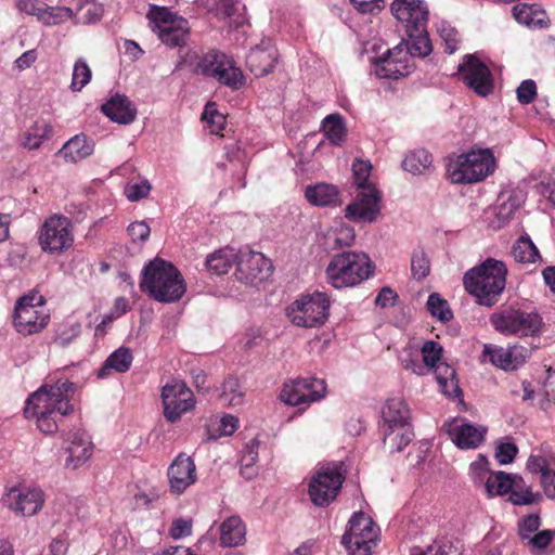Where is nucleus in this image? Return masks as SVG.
<instances>
[{
    "instance_id": "f257e3e1",
    "label": "nucleus",
    "mask_w": 555,
    "mask_h": 555,
    "mask_svg": "<svg viewBox=\"0 0 555 555\" xmlns=\"http://www.w3.org/2000/svg\"><path fill=\"white\" fill-rule=\"evenodd\" d=\"M75 389L74 383L63 378L54 384H44L27 399L26 416L36 417L37 426L43 434L56 433L59 422L74 411L70 400Z\"/></svg>"
},
{
    "instance_id": "f03ea898",
    "label": "nucleus",
    "mask_w": 555,
    "mask_h": 555,
    "mask_svg": "<svg viewBox=\"0 0 555 555\" xmlns=\"http://www.w3.org/2000/svg\"><path fill=\"white\" fill-rule=\"evenodd\" d=\"M140 288L154 300L170 304L184 295L186 286L183 276L171 262L155 258L142 269Z\"/></svg>"
},
{
    "instance_id": "7ed1b4c3",
    "label": "nucleus",
    "mask_w": 555,
    "mask_h": 555,
    "mask_svg": "<svg viewBox=\"0 0 555 555\" xmlns=\"http://www.w3.org/2000/svg\"><path fill=\"white\" fill-rule=\"evenodd\" d=\"M506 275L504 262L488 258L480 266L468 270L464 274L463 283L479 305L492 307L505 288Z\"/></svg>"
},
{
    "instance_id": "20e7f679",
    "label": "nucleus",
    "mask_w": 555,
    "mask_h": 555,
    "mask_svg": "<svg viewBox=\"0 0 555 555\" xmlns=\"http://www.w3.org/2000/svg\"><path fill=\"white\" fill-rule=\"evenodd\" d=\"M372 165L367 160H356L352 164L354 184L358 189L356 198L346 207L345 217L349 220L372 223L380 215L382 195L370 181Z\"/></svg>"
},
{
    "instance_id": "39448f33",
    "label": "nucleus",
    "mask_w": 555,
    "mask_h": 555,
    "mask_svg": "<svg viewBox=\"0 0 555 555\" xmlns=\"http://www.w3.org/2000/svg\"><path fill=\"white\" fill-rule=\"evenodd\" d=\"M373 273L371 259L364 253L343 251L326 268L328 283L335 288L360 284Z\"/></svg>"
},
{
    "instance_id": "423d86ee",
    "label": "nucleus",
    "mask_w": 555,
    "mask_h": 555,
    "mask_svg": "<svg viewBox=\"0 0 555 555\" xmlns=\"http://www.w3.org/2000/svg\"><path fill=\"white\" fill-rule=\"evenodd\" d=\"M495 169V159L489 149L473 150L459 155L447 166V176L452 183H475L482 181Z\"/></svg>"
},
{
    "instance_id": "0eeeda50",
    "label": "nucleus",
    "mask_w": 555,
    "mask_h": 555,
    "mask_svg": "<svg viewBox=\"0 0 555 555\" xmlns=\"http://www.w3.org/2000/svg\"><path fill=\"white\" fill-rule=\"evenodd\" d=\"M50 314L44 308V298L37 293L22 296L15 305L13 325L21 335L40 333L47 327Z\"/></svg>"
},
{
    "instance_id": "6e6552de",
    "label": "nucleus",
    "mask_w": 555,
    "mask_h": 555,
    "mask_svg": "<svg viewBox=\"0 0 555 555\" xmlns=\"http://www.w3.org/2000/svg\"><path fill=\"white\" fill-rule=\"evenodd\" d=\"M490 322L498 332L520 337L539 334L543 325L539 313L514 307L493 313L490 317Z\"/></svg>"
},
{
    "instance_id": "1a4fd4ad",
    "label": "nucleus",
    "mask_w": 555,
    "mask_h": 555,
    "mask_svg": "<svg viewBox=\"0 0 555 555\" xmlns=\"http://www.w3.org/2000/svg\"><path fill=\"white\" fill-rule=\"evenodd\" d=\"M330 299L326 294L315 292L295 300L286 309L292 324L300 327L322 326L328 318Z\"/></svg>"
},
{
    "instance_id": "9d476101",
    "label": "nucleus",
    "mask_w": 555,
    "mask_h": 555,
    "mask_svg": "<svg viewBox=\"0 0 555 555\" xmlns=\"http://www.w3.org/2000/svg\"><path fill=\"white\" fill-rule=\"evenodd\" d=\"M378 528L364 513H354L341 538V543L351 555H370L376 545Z\"/></svg>"
},
{
    "instance_id": "9b49d317",
    "label": "nucleus",
    "mask_w": 555,
    "mask_h": 555,
    "mask_svg": "<svg viewBox=\"0 0 555 555\" xmlns=\"http://www.w3.org/2000/svg\"><path fill=\"white\" fill-rule=\"evenodd\" d=\"M345 480L343 463H328L320 467L310 480L308 493L317 506H327L334 501Z\"/></svg>"
},
{
    "instance_id": "f8f14e48",
    "label": "nucleus",
    "mask_w": 555,
    "mask_h": 555,
    "mask_svg": "<svg viewBox=\"0 0 555 555\" xmlns=\"http://www.w3.org/2000/svg\"><path fill=\"white\" fill-rule=\"evenodd\" d=\"M197 72L216 78L220 83L234 90L244 85L242 70L234 65L232 57L223 52L211 50L197 64Z\"/></svg>"
},
{
    "instance_id": "ddd939ff",
    "label": "nucleus",
    "mask_w": 555,
    "mask_h": 555,
    "mask_svg": "<svg viewBox=\"0 0 555 555\" xmlns=\"http://www.w3.org/2000/svg\"><path fill=\"white\" fill-rule=\"evenodd\" d=\"M39 245L49 254H61L74 243L70 220L62 215L46 219L39 232Z\"/></svg>"
},
{
    "instance_id": "4468645a",
    "label": "nucleus",
    "mask_w": 555,
    "mask_h": 555,
    "mask_svg": "<svg viewBox=\"0 0 555 555\" xmlns=\"http://www.w3.org/2000/svg\"><path fill=\"white\" fill-rule=\"evenodd\" d=\"M390 11L403 27L405 35H429L427 31L429 11L423 0H393Z\"/></svg>"
},
{
    "instance_id": "2eb2a0df",
    "label": "nucleus",
    "mask_w": 555,
    "mask_h": 555,
    "mask_svg": "<svg viewBox=\"0 0 555 555\" xmlns=\"http://www.w3.org/2000/svg\"><path fill=\"white\" fill-rule=\"evenodd\" d=\"M164 416L170 423L178 422L182 415L195 406V398L190 388L181 380L167 383L162 389Z\"/></svg>"
},
{
    "instance_id": "dca6fc26",
    "label": "nucleus",
    "mask_w": 555,
    "mask_h": 555,
    "mask_svg": "<svg viewBox=\"0 0 555 555\" xmlns=\"http://www.w3.org/2000/svg\"><path fill=\"white\" fill-rule=\"evenodd\" d=\"M457 72L464 85L477 95L486 98L492 93V73L475 54L465 55L463 62L459 64Z\"/></svg>"
},
{
    "instance_id": "f3484780",
    "label": "nucleus",
    "mask_w": 555,
    "mask_h": 555,
    "mask_svg": "<svg viewBox=\"0 0 555 555\" xmlns=\"http://www.w3.org/2000/svg\"><path fill=\"white\" fill-rule=\"evenodd\" d=\"M326 384L322 378L308 377L296 378L284 384L280 398L286 404L300 405L315 402L325 396Z\"/></svg>"
},
{
    "instance_id": "a211bd4d",
    "label": "nucleus",
    "mask_w": 555,
    "mask_h": 555,
    "mask_svg": "<svg viewBox=\"0 0 555 555\" xmlns=\"http://www.w3.org/2000/svg\"><path fill=\"white\" fill-rule=\"evenodd\" d=\"M2 502L16 516L31 517L41 511L44 494L40 488L12 487L3 495Z\"/></svg>"
},
{
    "instance_id": "6ab92c4d",
    "label": "nucleus",
    "mask_w": 555,
    "mask_h": 555,
    "mask_svg": "<svg viewBox=\"0 0 555 555\" xmlns=\"http://www.w3.org/2000/svg\"><path fill=\"white\" fill-rule=\"evenodd\" d=\"M236 278L251 285L267 280L270 276L272 264L261 253L240 251L236 254Z\"/></svg>"
},
{
    "instance_id": "aec40b11",
    "label": "nucleus",
    "mask_w": 555,
    "mask_h": 555,
    "mask_svg": "<svg viewBox=\"0 0 555 555\" xmlns=\"http://www.w3.org/2000/svg\"><path fill=\"white\" fill-rule=\"evenodd\" d=\"M146 18L152 30H158V35H189L191 26L189 21L168 7L151 4Z\"/></svg>"
},
{
    "instance_id": "412c9836",
    "label": "nucleus",
    "mask_w": 555,
    "mask_h": 555,
    "mask_svg": "<svg viewBox=\"0 0 555 555\" xmlns=\"http://www.w3.org/2000/svg\"><path fill=\"white\" fill-rule=\"evenodd\" d=\"M401 46L399 43L393 49L386 48L382 55L370 56L378 78L396 80L410 74L406 53H403Z\"/></svg>"
},
{
    "instance_id": "4be33fe9",
    "label": "nucleus",
    "mask_w": 555,
    "mask_h": 555,
    "mask_svg": "<svg viewBox=\"0 0 555 555\" xmlns=\"http://www.w3.org/2000/svg\"><path fill=\"white\" fill-rule=\"evenodd\" d=\"M204 8L218 17L222 18L228 27V31L246 33L245 26L247 20L241 12L240 2L237 0H197Z\"/></svg>"
},
{
    "instance_id": "5701e85b",
    "label": "nucleus",
    "mask_w": 555,
    "mask_h": 555,
    "mask_svg": "<svg viewBox=\"0 0 555 555\" xmlns=\"http://www.w3.org/2000/svg\"><path fill=\"white\" fill-rule=\"evenodd\" d=\"M195 464L190 456L179 454L168 468L170 490L176 494L183 493L196 481Z\"/></svg>"
},
{
    "instance_id": "b1692460",
    "label": "nucleus",
    "mask_w": 555,
    "mask_h": 555,
    "mask_svg": "<svg viewBox=\"0 0 555 555\" xmlns=\"http://www.w3.org/2000/svg\"><path fill=\"white\" fill-rule=\"evenodd\" d=\"M528 349L514 346L505 349L494 345H485L483 354L489 357V361L503 370H516L526 360Z\"/></svg>"
},
{
    "instance_id": "393cba45",
    "label": "nucleus",
    "mask_w": 555,
    "mask_h": 555,
    "mask_svg": "<svg viewBox=\"0 0 555 555\" xmlns=\"http://www.w3.org/2000/svg\"><path fill=\"white\" fill-rule=\"evenodd\" d=\"M68 443L65 451L68 453L65 464L73 469L85 464L92 454L90 437L81 430L69 431L66 438Z\"/></svg>"
},
{
    "instance_id": "a878e982",
    "label": "nucleus",
    "mask_w": 555,
    "mask_h": 555,
    "mask_svg": "<svg viewBox=\"0 0 555 555\" xmlns=\"http://www.w3.org/2000/svg\"><path fill=\"white\" fill-rule=\"evenodd\" d=\"M102 113L112 121L129 125L137 117L135 105L124 94L116 93L101 106Z\"/></svg>"
},
{
    "instance_id": "bb28decb",
    "label": "nucleus",
    "mask_w": 555,
    "mask_h": 555,
    "mask_svg": "<svg viewBox=\"0 0 555 555\" xmlns=\"http://www.w3.org/2000/svg\"><path fill=\"white\" fill-rule=\"evenodd\" d=\"M278 62V51L269 44L253 48L246 56V64L256 77L271 73Z\"/></svg>"
},
{
    "instance_id": "cd10ccee",
    "label": "nucleus",
    "mask_w": 555,
    "mask_h": 555,
    "mask_svg": "<svg viewBox=\"0 0 555 555\" xmlns=\"http://www.w3.org/2000/svg\"><path fill=\"white\" fill-rule=\"evenodd\" d=\"M448 431L460 449H475L485 439L487 430L483 427H476L468 423L457 424V421H453L449 424Z\"/></svg>"
},
{
    "instance_id": "c85d7f7f",
    "label": "nucleus",
    "mask_w": 555,
    "mask_h": 555,
    "mask_svg": "<svg viewBox=\"0 0 555 555\" xmlns=\"http://www.w3.org/2000/svg\"><path fill=\"white\" fill-rule=\"evenodd\" d=\"M383 443L389 452H401L414 438L413 427L410 424L380 426Z\"/></svg>"
},
{
    "instance_id": "c756f323",
    "label": "nucleus",
    "mask_w": 555,
    "mask_h": 555,
    "mask_svg": "<svg viewBox=\"0 0 555 555\" xmlns=\"http://www.w3.org/2000/svg\"><path fill=\"white\" fill-rule=\"evenodd\" d=\"M513 16L519 24L532 30L543 29L550 25L546 12L538 4L518 3L513 7Z\"/></svg>"
},
{
    "instance_id": "7c9ffc66",
    "label": "nucleus",
    "mask_w": 555,
    "mask_h": 555,
    "mask_svg": "<svg viewBox=\"0 0 555 555\" xmlns=\"http://www.w3.org/2000/svg\"><path fill=\"white\" fill-rule=\"evenodd\" d=\"M94 150V144L85 134H77L65 142L57 155L66 163H77L89 157Z\"/></svg>"
},
{
    "instance_id": "2f4dec72",
    "label": "nucleus",
    "mask_w": 555,
    "mask_h": 555,
    "mask_svg": "<svg viewBox=\"0 0 555 555\" xmlns=\"http://www.w3.org/2000/svg\"><path fill=\"white\" fill-rule=\"evenodd\" d=\"M354 229L347 223L338 222L324 234L322 245L325 250L331 251L349 247L354 243Z\"/></svg>"
},
{
    "instance_id": "473e14b6",
    "label": "nucleus",
    "mask_w": 555,
    "mask_h": 555,
    "mask_svg": "<svg viewBox=\"0 0 555 555\" xmlns=\"http://www.w3.org/2000/svg\"><path fill=\"white\" fill-rule=\"evenodd\" d=\"M245 526L238 516H231L220 526V544L223 547H234L245 541Z\"/></svg>"
},
{
    "instance_id": "72a5a7b5",
    "label": "nucleus",
    "mask_w": 555,
    "mask_h": 555,
    "mask_svg": "<svg viewBox=\"0 0 555 555\" xmlns=\"http://www.w3.org/2000/svg\"><path fill=\"white\" fill-rule=\"evenodd\" d=\"M132 360L133 357L130 349L120 347L107 357L102 367L98 371V377L105 378L112 371L116 373H126L129 371Z\"/></svg>"
},
{
    "instance_id": "f704fd0d",
    "label": "nucleus",
    "mask_w": 555,
    "mask_h": 555,
    "mask_svg": "<svg viewBox=\"0 0 555 555\" xmlns=\"http://www.w3.org/2000/svg\"><path fill=\"white\" fill-rule=\"evenodd\" d=\"M382 418L380 426L410 424V410L402 399L392 398L387 401L383 409Z\"/></svg>"
},
{
    "instance_id": "c9c22d12",
    "label": "nucleus",
    "mask_w": 555,
    "mask_h": 555,
    "mask_svg": "<svg viewBox=\"0 0 555 555\" xmlns=\"http://www.w3.org/2000/svg\"><path fill=\"white\" fill-rule=\"evenodd\" d=\"M436 379L442 392L449 397H457L461 389L456 379L455 370L446 362H439L433 367Z\"/></svg>"
},
{
    "instance_id": "e433bc0d",
    "label": "nucleus",
    "mask_w": 555,
    "mask_h": 555,
    "mask_svg": "<svg viewBox=\"0 0 555 555\" xmlns=\"http://www.w3.org/2000/svg\"><path fill=\"white\" fill-rule=\"evenodd\" d=\"M338 194L336 186L326 183L308 186L305 192L307 201L314 206L334 205L338 199Z\"/></svg>"
},
{
    "instance_id": "4c0bfd02",
    "label": "nucleus",
    "mask_w": 555,
    "mask_h": 555,
    "mask_svg": "<svg viewBox=\"0 0 555 555\" xmlns=\"http://www.w3.org/2000/svg\"><path fill=\"white\" fill-rule=\"evenodd\" d=\"M512 256L520 263L542 261L540 253L528 234L521 235L512 247Z\"/></svg>"
},
{
    "instance_id": "58836bf2",
    "label": "nucleus",
    "mask_w": 555,
    "mask_h": 555,
    "mask_svg": "<svg viewBox=\"0 0 555 555\" xmlns=\"http://www.w3.org/2000/svg\"><path fill=\"white\" fill-rule=\"evenodd\" d=\"M31 16H36L37 21L43 25H56L70 20L73 11L66 7H49L43 2V8L37 5Z\"/></svg>"
},
{
    "instance_id": "ea45409f",
    "label": "nucleus",
    "mask_w": 555,
    "mask_h": 555,
    "mask_svg": "<svg viewBox=\"0 0 555 555\" xmlns=\"http://www.w3.org/2000/svg\"><path fill=\"white\" fill-rule=\"evenodd\" d=\"M517 481H522V478L505 472H499L487 479L486 490L490 495H504L512 493L513 489L517 487Z\"/></svg>"
},
{
    "instance_id": "a19ab883",
    "label": "nucleus",
    "mask_w": 555,
    "mask_h": 555,
    "mask_svg": "<svg viewBox=\"0 0 555 555\" xmlns=\"http://www.w3.org/2000/svg\"><path fill=\"white\" fill-rule=\"evenodd\" d=\"M236 260V253L232 248H223L209 255L206 259L207 269L217 274H225Z\"/></svg>"
},
{
    "instance_id": "79ce46f5",
    "label": "nucleus",
    "mask_w": 555,
    "mask_h": 555,
    "mask_svg": "<svg viewBox=\"0 0 555 555\" xmlns=\"http://www.w3.org/2000/svg\"><path fill=\"white\" fill-rule=\"evenodd\" d=\"M326 138L334 145L340 146L346 139L344 118L339 114L327 115L322 122Z\"/></svg>"
},
{
    "instance_id": "37998d69",
    "label": "nucleus",
    "mask_w": 555,
    "mask_h": 555,
    "mask_svg": "<svg viewBox=\"0 0 555 555\" xmlns=\"http://www.w3.org/2000/svg\"><path fill=\"white\" fill-rule=\"evenodd\" d=\"M431 165V156L426 150H415L406 154L402 167L412 175H422Z\"/></svg>"
},
{
    "instance_id": "c03bdc74",
    "label": "nucleus",
    "mask_w": 555,
    "mask_h": 555,
    "mask_svg": "<svg viewBox=\"0 0 555 555\" xmlns=\"http://www.w3.org/2000/svg\"><path fill=\"white\" fill-rule=\"evenodd\" d=\"M220 400L223 404L238 406L244 402V391L236 377H228L222 384Z\"/></svg>"
},
{
    "instance_id": "a18cd8bd",
    "label": "nucleus",
    "mask_w": 555,
    "mask_h": 555,
    "mask_svg": "<svg viewBox=\"0 0 555 555\" xmlns=\"http://www.w3.org/2000/svg\"><path fill=\"white\" fill-rule=\"evenodd\" d=\"M520 198L512 192H501L498 197L496 217L500 221H507L520 207Z\"/></svg>"
},
{
    "instance_id": "49530a36",
    "label": "nucleus",
    "mask_w": 555,
    "mask_h": 555,
    "mask_svg": "<svg viewBox=\"0 0 555 555\" xmlns=\"http://www.w3.org/2000/svg\"><path fill=\"white\" fill-rule=\"evenodd\" d=\"M104 13L103 5L100 3L86 1L80 4L75 15L76 23L93 24L101 20Z\"/></svg>"
},
{
    "instance_id": "de8ad7c7",
    "label": "nucleus",
    "mask_w": 555,
    "mask_h": 555,
    "mask_svg": "<svg viewBox=\"0 0 555 555\" xmlns=\"http://www.w3.org/2000/svg\"><path fill=\"white\" fill-rule=\"evenodd\" d=\"M427 309L433 317H436L442 322H448L453 318V313L447 300L439 294L433 293L427 300Z\"/></svg>"
},
{
    "instance_id": "09e8293b",
    "label": "nucleus",
    "mask_w": 555,
    "mask_h": 555,
    "mask_svg": "<svg viewBox=\"0 0 555 555\" xmlns=\"http://www.w3.org/2000/svg\"><path fill=\"white\" fill-rule=\"evenodd\" d=\"M402 43L405 46L406 55L411 56H426L431 50L430 37H401Z\"/></svg>"
},
{
    "instance_id": "8fccbe9b",
    "label": "nucleus",
    "mask_w": 555,
    "mask_h": 555,
    "mask_svg": "<svg viewBox=\"0 0 555 555\" xmlns=\"http://www.w3.org/2000/svg\"><path fill=\"white\" fill-rule=\"evenodd\" d=\"M410 555H461V552L451 542H435L426 548L412 547Z\"/></svg>"
},
{
    "instance_id": "3c124183",
    "label": "nucleus",
    "mask_w": 555,
    "mask_h": 555,
    "mask_svg": "<svg viewBox=\"0 0 555 555\" xmlns=\"http://www.w3.org/2000/svg\"><path fill=\"white\" fill-rule=\"evenodd\" d=\"M411 272L413 279L422 281L430 272V262L424 250H414L411 257Z\"/></svg>"
},
{
    "instance_id": "603ef678",
    "label": "nucleus",
    "mask_w": 555,
    "mask_h": 555,
    "mask_svg": "<svg viewBox=\"0 0 555 555\" xmlns=\"http://www.w3.org/2000/svg\"><path fill=\"white\" fill-rule=\"evenodd\" d=\"M91 75V69L86 61L82 59L77 60L73 69V78L70 85L72 90L80 91L85 86L89 83Z\"/></svg>"
},
{
    "instance_id": "864d4df0",
    "label": "nucleus",
    "mask_w": 555,
    "mask_h": 555,
    "mask_svg": "<svg viewBox=\"0 0 555 555\" xmlns=\"http://www.w3.org/2000/svg\"><path fill=\"white\" fill-rule=\"evenodd\" d=\"M422 361L427 365V372L429 373L437 363L440 362L442 347L439 343L434 340H427L421 349Z\"/></svg>"
},
{
    "instance_id": "5fc2aeb1",
    "label": "nucleus",
    "mask_w": 555,
    "mask_h": 555,
    "mask_svg": "<svg viewBox=\"0 0 555 555\" xmlns=\"http://www.w3.org/2000/svg\"><path fill=\"white\" fill-rule=\"evenodd\" d=\"M203 119L208 122L212 133H219L225 122L224 116L217 111L215 103L206 104L203 112Z\"/></svg>"
},
{
    "instance_id": "6e6d98bb",
    "label": "nucleus",
    "mask_w": 555,
    "mask_h": 555,
    "mask_svg": "<svg viewBox=\"0 0 555 555\" xmlns=\"http://www.w3.org/2000/svg\"><path fill=\"white\" fill-rule=\"evenodd\" d=\"M541 525L540 517L535 514H530L524 517L518 522V534L521 540H529L537 533Z\"/></svg>"
},
{
    "instance_id": "4d7b16f0",
    "label": "nucleus",
    "mask_w": 555,
    "mask_h": 555,
    "mask_svg": "<svg viewBox=\"0 0 555 555\" xmlns=\"http://www.w3.org/2000/svg\"><path fill=\"white\" fill-rule=\"evenodd\" d=\"M555 463V457L553 455L550 456H539V455H530L527 461V468L533 474H541V477L550 474L552 472L551 465Z\"/></svg>"
},
{
    "instance_id": "13d9d810",
    "label": "nucleus",
    "mask_w": 555,
    "mask_h": 555,
    "mask_svg": "<svg viewBox=\"0 0 555 555\" xmlns=\"http://www.w3.org/2000/svg\"><path fill=\"white\" fill-rule=\"evenodd\" d=\"M400 362L405 371H409L420 376L428 374L427 365L423 363L418 354L405 352L403 356L400 357Z\"/></svg>"
},
{
    "instance_id": "bf43d9fd",
    "label": "nucleus",
    "mask_w": 555,
    "mask_h": 555,
    "mask_svg": "<svg viewBox=\"0 0 555 555\" xmlns=\"http://www.w3.org/2000/svg\"><path fill=\"white\" fill-rule=\"evenodd\" d=\"M520 483H522V481H517V487L513 489L511 493V501L515 505H528L535 502V499L540 494L533 493L530 488H524Z\"/></svg>"
},
{
    "instance_id": "052dcab7",
    "label": "nucleus",
    "mask_w": 555,
    "mask_h": 555,
    "mask_svg": "<svg viewBox=\"0 0 555 555\" xmlns=\"http://www.w3.org/2000/svg\"><path fill=\"white\" fill-rule=\"evenodd\" d=\"M81 325L78 322L70 324L64 330H57L54 336V343L60 347H67L77 336H79Z\"/></svg>"
},
{
    "instance_id": "680f3d73",
    "label": "nucleus",
    "mask_w": 555,
    "mask_h": 555,
    "mask_svg": "<svg viewBox=\"0 0 555 555\" xmlns=\"http://www.w3.org/2000/svg\"><path fill=\"white\" fill-rule=\"evenodd\" d=\"M151 184L147 180H141L140 182L129 183L126 189V195L129 201L138 202L150 194Z\"/></svg>"
},
{
    "instance_id": "e2e57ef3",
    "label": "nucleus",
    "mask_w": 555,
    "mask_h": 555,
    "mask_svg": "<svg viewBox=\"0 0 555 555\" xmlns=\"http://www.w3.org/2000/svg\"><path fill=\"white\" fill-rule=\"evenodd\" d=\"M516 93L517 100L520 104H530L537 96V85L531 79L524 80L518 86Z\"/></svg>"
},
{
    "instance_id": "0e129e2a",
    "label": "nucleus",
    "mask_w": 555,
    "mask_h": 555,
    "mask_svg": "<svg viewBox=\"0 0 555 555\" xmlns=\"http://www.w3.org/2000/svg\"><path fill=\"white\" fill-rule=\"evenodd\" d=\"M518 453V448L512 442H502L495 449V459L501 465H507L514 461Z\"/></svg>"
},
{
    "instance_id": "69168bd1",
    "label": "nucleus",
    "mask_w": 555,
    "mask_h": 555,
    "mask_svg": "<svg viewBox=\"0 0 555 555\" xmlns=\"http://www.w3.org/2000/svg\"><path fill=\"white\" fill-rule=\"evenodd\" d=\"M127 231L133 242H145L151 233L149 224L144 221L132 222Z\"/></svg>"
},
{
    "instance_id": "338daca9",
    "label": "nucleus",
    "mask_w": 555,
    "mask_h": 555,
    "mask_svg": "<svg viewBox=\"0 0 555 555\" xmlns=\"http://www.w3.org/2000/svg\"><path fill=\"white\" fill-rule=\"evenodd\" d=\"M554 537L555 530H542L528 540V545L537 550H544L551 544Z\"/></svg>"
},
{
    "instance_id": "774afa93",
    "label": "nucleus",
    "mask_w": 555,
    "mask_h": 555,
    "mask_svg": "<svg viewBox=\"0 0 555 555\" xmlns=\"http://www.w3.org/2000/svg\"><path fill=\"white\" fill-rule=\"evenodd\" d=\"M538 192L555 206V172L538 184Z\"/></svg>"
}]
</instances>
